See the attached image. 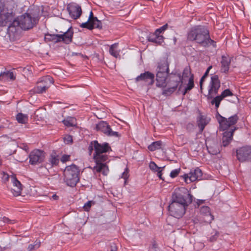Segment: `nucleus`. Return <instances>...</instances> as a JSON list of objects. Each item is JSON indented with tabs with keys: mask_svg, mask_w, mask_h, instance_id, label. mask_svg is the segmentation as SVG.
<instances>
[{
	"mask_svg": "<svg viewBox=\"0 0 251 251\" xmlns=\"http://www.w3.org/2000/svg\"><path fill=\"white\" fill-rule=\"evenodd\" d=\"M193 201V196L185 187L176 189L172 194V202L168 206L170 215L180 218L185 214L186 209Z\"/></svg>",
	"mask_w": 251,
	"mask_h": 251,
	"instance_id": "1",
	"label": "nucleus"
},
{
	"mask_svg": "<svg viewBox=\"0 0 251 251\" xmlns=\"http://www.w3.org/2000/svg\"><path fill=\"white\" fill-rule=\"evenodd\" d=\"M187 35L188 40L195 42L202 47H217L216 42L211 39L209 30L204 25H199L193 26L188 32Z\"/></svg>",
	"mask_w": 251,
	"mask_h": 251,
	"instance_id": "2",
	"label": "nucleus"
},
{
	"mask_svg": "<svg viewBox=\"0 0 251 251\" xmlns=\"http://www.w3.org/2000/svg\"><path fill=\"white\" fill-rule=\"evenodd\" d=\"M38 20L37 17H32L30 14L25 13L15 18L12 23H10L8 26L7 32L9 34H14L19 27L25 30L30 29L37 24Z\"/></svg>",
	"mask_w": 251,
	"mask_h": 251,
	"instance_id": "3",
	"label": "nucleus"
},
{
	"mask_svg": "<svg viewBox=\"0 0 251 251\" xmlns=\"http://www.w3.org/2000/svg\"><path fill=\"white\" fill-rule=\"evenodd\" d=\"M166 85L163 87L162 94L165 96H169L175 92L178 87V91L181 90L183 83L182 76L181 74L176 72H172L167 76Z\"/></svg>",
	"mask_w": 251,
	"mask_h": 251,
	"instance_id": "4",
	"label": "nucleus"
},
{
	"mask_svg": "<svg viewBox=\"0 0 251 251\" xmlns=\"http://www.w3.org/2000/svg\"><path fill=\"white\" fill-rule=\"evenodd\" d=\"M221 83L218 75L211 77V80L208 86V94L206 96L208 100H211L212 105H215L216 110L219 107L221 101L223 100L220 95L214 96L218 94Z\"/></svg>",
	"mask_w": 251,
	"mask_h": 251,
	"instance_id": "5",
	"label": "nucleus"
},
{
	"mask_svg": "<svg viewBox=\"0 0 251 251\" xmlns=\"http://www.w3.org/2000/svg\"><path fill=\"white\" fill-rule=\"evenodd\" d=\"M156 71V86L163 87L166 85L167 76L170 74L169 64L166 59H163L158 62Z\"/></svg>",
	"mask_w": 251,
	"mask_h": 251,
	"instance_id": "6",
	"label": "nucleus"
},
{
	"mask_svg": "<svg viewBox=\"0 0 251 251\" xmlns=\"http://www.w3.org/2000/svg\"><path fill=\"white\" fill-rule=\"evenodd\" d=\"M62 34H45V40L53 42L55 43L63 42L66 44H69L73 41L74 30L72 27H70L66 32H61Z\"/></svg>",
	"mask_w": 251,
	"mask_h": 251,
	"instance_id": "7",
	"label": "nucleus"
},
{
	"mask_svg": "<svg viewBox=\"0 0 251 251\" xmlns=\"http://www.w3.org/2000/svg\"><path fill=\"white\" fill-rule=\"evenodd\" d=\"M79 170L74 164L67 166L64 171V180L66 184L70 187H75L78 182Z\"/></svg>",
	"mask_w": 251,
	"mask_h": 251,
	"instance_id": "8",
	"label": "nucleus"
},
{
	"mask_svg": "<svg viewBox=\"0 0 251 251\" xmlns=\"http://www.w3.org/2000/svg\"><path fill=\"white\" fill-rule=\"evenodd\" d=\"M182 177L185 182L188 184L195 181L201 179L202 173L199 168L197 167L191 169L189 174H185Z\"/></svg>",
	"mask_w": 251,
	"mask_h": 251,
	"instance_id": "9",
	"label": "nucleus"
},
{
	"mask_svg": "<svg viewBox=\"0 0 251 251\" xmlns=\"http://www.w3.org/2000/svg\"><path fill=\"white\" fill-rule=\"evenodd\" d=\"M96 128L107 136L119 137L120 136L118 132L113 131L108 124L104 121L100 122L96 125Z\"/></svg>",
	"mask_w": 251,
	"mask_h": 251,
	"instance_id": "10",
	"label": "nucleus"
},
{
	"mask_svg": "<svg viewBox=\"0 0 251 251\" xmlns=\"http://www.w3.org/2000/svg\"><path fill=\"white\" fill-rule=\"evenodd\" d=\"M236 156L240 162H251V146L242 147L237 149Z\"/></svg>",
	"mask_w": 251,
	"mask_h": 251,
	"instance_id": "11",
	"label": "nucleus"
},
{
	"mask_svg": "<svg viewBox=\"0 0 251 251\" xmlns=\"http://www.w3.org/2000/svg\"><path fill=\"white\" fill-rule=\"evenodd\" d=\"M15 14L11 10L6 11L4 7L0 14V26H4L10 25L14 20Z\"/></svg>",
	"mask_w": 251,
	"mask_h": 251,
	"instance_id": "12",
	"label": "nucleus"
},
{
	"mask_svg": "<svg viewBox=\"0 0 251 251\" xmlns=\"http://www.w3.org/2000/svg\"><path fill=\"white\" fill-rule=\"evenodd\" d=\"M54 82L53 78L47 75L43 78L42 82L38 83L37 86L35 87L34 91L37 93H43L48 89L50 86Z\"/></svg>",
	"mask_w": 251,
	"mask_h": 251,
	"instance_id": "13",
	"label": "nucleus"
},
{
	"mask_svg": "<svg viewBox=\"0 0 251 251\" xmlns=\"http://www.w3.org/2000/svg\"><path fill=\"white\" fill-rule=\"evenodd\" d=\"M29 163L31 165H36L42 163L45 158L44 151L39 150L32 151L28 155Z\"/></svg>",
	"mask_w": 251,
	"mask_h": 251,
	"instance_id": "14",
	"label": "nucleus"
},
{
	"mask_svg": "<svg viewBox=\"0 0 251 251\" xmlns=\"http://www.w3.org/2000/svg\"><path fill=\"white\" fill-rule=\"evenodd\" d=\"M67 10L70 16L74 20L78 19L82 14L81 6L76 3L72 2L68 4Z\"/></svg>",
	"mask_w": 251,
	"mask_h": 251,
	"instance_id": "15",
	"label": "nucleus"
},
{
	"mask_svg": "<svg viewBox=\"0 0 251 251\" xmlns=\"http://www.w3.org/2000/svg\"><path fill=\"white\" fill-rule=\"evenodd\" d=\"M135 80L136 82L144 81L148 85H151L154 82V75L149 71H146L137 76Z\"/></svg>",
	"mask_w": 251,
	"mask_h": 251,
	"instance_id": "16",
	"label": "nucleus"
},
{
	"mask_svg": "<svg viewBox=\"0 0 251 251\" xmlns=\"http://www.w3.org/2000/svg\"><path fill=\"white\" fill-rule=\"evenodd\" d=\"M80 27L87 28L91 30L94 28L101 29L102 25L101 21L98 20L97 17H95V18L92 19L89 22H86L82 23L80 25Z\"/></svg>",
	"mask_w": 251,
	"mask_h": 251,
	"instance_id": "17",
	"label": "nucleus"
},
{
	"mask_svg": "<svg viewBox=\"0 0 251 251\" xmlns=\"http://www.w3.org/2000/svg\"><path fill=\"white\" fill-rule=\"evenodd\" d=\"M93 144H94V150H95L94 154L103 153L111 151V147L108 143L104 142L102 144H100L98 141L94 140L93 141Z\"/></svg>",
	"mask_w": 251,
	"mask_h": 251,
	"instance_id": "18",
	"label": "nucleus"
},
{
	"mask_svg": "<svg viewBox=\"0 0 251 251\" xmlns=\"http://www.w3.org/2000/svg\"><path fill=\"white\" fill-rule=\"evenodd\" d=\"M201 213L203 215V220L206 223H211L214 220V216L210 211V208L208 206H203L201 208Z\"/></svg>",
	"mask_w": 251,
	"mask_h": 251,
	"instance_id": "19",
	"label": "nucleus"
},
{
	"mask_svg": "<svg viewBox=\"0 0 251 251\" xmlns=\"http://www.w3.org/2000/svg\"><path fill=\"white\" fill-rule=\"evenodd\" d=\"M237 128L235 127L233 129H231L229 131H226L223 133V136L222 138V146L224 147H226L228 146L233 138V133Z\"/></svg>",
	"mask_w": 251,
	"mask_h": 251,
	"instance_id": "20",
	"label": "nucleus"
},
{
	"mask_svg": "<svg viewBox=\"0 0 251 251\" xmlns=\"http://www.w3.org/2000/svg\"><path fill=\"white\" fill-rule=\"evenodd\" d=\"M12 182L14 188L11 189V192L14 196H20L22 190V185L15 176L12 177Z\"/></svg>",
	"mask_w": 251,
	"mask_h": 251,
	"instance_id": "21",
	"label": "nucleus"
},
{
	"mask_svg": "<svg viewBox=\"0 0 251 251\" xmlns=\"http://www.w3.org/2000/svg\"><path fill=\"white\" fill-rule=\"evenodd\" d=\"M238 119L239 117L237 114H234L228 118H226V122L225 121V125H222L220 127V130L223 131L226 130L229 127L236 124Z\"/></svg>",
	"mask_w": 251,
	"mask_h": 251,
	"instance_id": "22",
	"label": "nucleus"
},
{
	"mask_svg": "<svg viewBox=\"0 0 251 251\" xmlns=\"http://www.w3.org/2000/svg\"><path fill=\"white\" fill-rule=\"evenodd\" d=\"M59 157L55 152L53 151L50 155L48 162L46 163V167L50 168L57 166L59 162Z\"/></svg>",
	"mask_w": 251,
	"mask_h": 251,
	"instance_id": "23",
	"label": "nucleus"
},
{
	"mask_svg": "<svg viewBox=\"0 0 251 251\" xmlns=\"http://www.w3.org/2000/svg\"><path fill=\"white\" fill-rule=\"evenodd\" d=\"M147 39L148 41L154 43L157 45H160L164 41L163 36L156 33V32L150 33L148 36Z\"/></svg>",
	"mask_w": 251,
	"mask_h": 251,
	"instance_id": "24",
	"label": "nucleus"
},
{
	"mask_svg": "<svg viewBox=\"0 0 251 251\" xmlns=\"http://www.w3.org/2000/svg\"><path fill=\"white\" fill-rule=\"evenodd\" d=\"M230 59L228 56L222 55L221 61V71L222 73L227 74L229 71L230 64Z\"/></svg>",
	"mask_w": 251,
	"mask_h": 251,
	"instance_id": "25",
	"label": "nucleus"
},
{
	"mask_svg": "<svg viewBox=\"0 0 251 251\" xmlns=\"http://www.w3.org/2000/svg\"><path fill=\"white\" fill-rule=\"evenodd\" d=\"M209 120L206 118L204 116L200 115L197 118V125L199 128L200 133H202L205 126L208 124Z\"/></svg>",
	"mask_w": 251,
	"mask_h": 251,
	"instance_id": "26",
	"label": "nucleus"
},
{
	"mask_svg": "<svg viewBox=\"0 0 251 251\" xmlns=\"http://www.w3.org/2000/svg\"><path fill=\"white\" fill-rule=\"evenodd\" d=\"M94 159L96 162V166L106 163L108 159V155L103 153L94 154Z\"/></svg>",
	"mask_w": 251,
	"mask_h": 251,
	"instance_id": "27",
	"label": "nucleus"
},
{
	"mask_svg": "<svg viewBox=\"0 0 251 251\" xmlns=\"http://www.w3.org/2000/svg\"><path fill=\"white\" fill-rule=\"evenodd\" d=\"M15 76L12 72L6 71L1 72L0 74V81H6L8 80H14Z\"/></svg>",
	"mask_w": 251,
	"mask_h": 251,
	"instance_id": "28",
	"label": "nucleus"
},
{
	"mask_svg": "<svg viewBox=\"0 0 251 251\" xmlns=\"http://www.w3.org/2000/svg\"><path fill=\"white\" fill-rule=\"evenodd\" d=\"M62 123L68 127L76 126L77 125L76 119L73 117H68L62 121Z\"/></svg>",
	"mask_w": 251,
	"mask_h": 251,
	"instance_id": "29",
	"label": "nucleus"
},
{
	"mask_svg": "<svg viewBox=\"0 0 251 251\" xmlns=\"http://www.w3.org/2000/svg\"><path fill=\"white\" fill-rule=\"evenodd\" d=\"M118 43H114L111 45L109 48V53L115 58H118L120 56V50H118Z\"/></svg>",
	"mask_w": 251,
	"mask_h": 251,
	"instance_id": "30",
	"label": "nucleus"
},
{
	"mask_svg": "<svg viewBox=\"0 0 251 251\" xmlns=\"http://www.w3.org/2000/svg\"><path fill=\"white\" fill-rule=\"evenodd\" d=\"M94 168L97 172H101L104 176H107L109 172L108 167L106 165V163L95 166Z\"/></svg>",
	"mask_w": 251,
	"mask_h": 251,
	"instance_id": "31",
	"label": "nucleus"
},
{
	"mask_svg": "<svg viewBox=\"0 0 251 251\" xmlns=\"http://www.w3.org/2000/svg\"><path fill=\"white\" fill-rule=\"evenodd\" d=\"M28 116L27 114L19 113L16 115V120L19 123L25 124L27 123Z\"/></svg>",
	"mask_w": 251,
	"mask_h": 251,
	"instance_id": "32",
	"label": "nucleus"
},
{
	"mask_svg": "<svg viewBox=\"0 0 251 251\" xmlns=\"http://www.w3.org/2000/svg\"><path fill=\"white\" fill-rule=\"evenodd\" d=\"M162 145V142L161 141H157L152 142L151 145L148 146V149L153 151L156 150H159L161 148Z\"/></svg>",
	"mask_w": 251,
	"mask_h": 251,
	"instance_id": "33",
	"label": "nucleus"
},
{
	"mask_svg": "<svg viewBox=\"0 0 251 251\" xmlns=\"http://www.w3.org/2000/svg\"><path fill=\"white\" fill-rule=\"evenodd\" d=\"M207 149L209 153L213 155H216L220 152L219 148L215 144L213 146H207Z\"/></svg>",
	"mask_w": 251,
	"mask_h": 251,
	"instance_id": "34",
	"label": "nucleus"
},
{
	"mask_svg": "<svg viewBox=\"0 0 251 251\" xmlns=\"http://www.w3.org/2000/svg\"><path fill=\"white\" fill-rule=\"evenodd\" d=\"M216 118L219 123L220 128L221 127L222 125H223V126L225 125V121L226 122V118L221 116L219 114V113L218 112V111L217 110L216 113Z\"/></svg>",
	"mask_w": 251,
	"mask_h": 251,
	"instance_id": "35",
	"label": "nucleus"
},
{
	"mask_svg": "<svg viewBox=\"0 0 251 251\" xmlns=\"http://www.w3.org/2000/svg\"><path fill=\"white\" fill-rule=\"evenodd\" d=\"M194 75H192L191 76L189 77L188 83L187 84V86L185 87V88L186 90L190 91L194 88Z\"/></svg>",
	"mask_w": 251,
	"mask_h": 251,
	"instance_id": "36",
	"label": "nucleus"
},
{
	"mask_svg": "<svg viewBox=\"0 0 251 251\" xmlns=\"http://www.w3.org/2000/svg\"><path fill=\"white\" fill-rule=\"evenodd\" d=\"M212 68V66H209L207 68V69L206 72H205L204 74L203 75L201 78V79L200 80V86H201V89L202 88V82L204 80L205 78L207 76L208 74V73L209 72V71Z\"/></svg>",
	"mask_w": 251,
	"mask_h": 251,
	"instance_id": "37",
	"label": "nucleus"
},
{
	"mask_svg": "<svg viewBox=\"0 0 251 251\" xmlns=\"http://www.w3.org/2000/svg\"><path fill=\"white\" fill-rule=\"evenodd\" d=\"M232 95L233 93L228 89L225 90L220 95L221 97L223 99H224L226 97L231 96Z\"/></svg>",
	"mask_w": 251,
	"mask_h": 251,
	"instance_id": "38",
	"label": "nucleus"
},
{
	"mask_svg": "<svg viewBox=\"0 0 251 251\" xmlns=\"http://www.w3.org/2000/svg\"><path fill=\"white\" fill-rule=\"evenodd\" d=\"M150 168L154 171L157 172L161 168L159 167L154 162H151L149 165Z\"/></svg>",
	"mask_w": 251,
	"mask_h": 251,
	"instance_id": "39",
	"label": "nucleus"
},
{
	"mask_svg": "<svg viewBox=\"0 0 251 251\" xmlns=\"http://www.w3.org/2000/svg\"><path fill=\"white\" fill-rule=\"evenodd\" d=\"M40 242L36 243L35 244H30L28 245L27 248V251H32L35 249H37L40 247Z\"/></svg>",
	"mask_w": 251,
	"mask_h": 251,
	"instance_id": "40",
	"label": "nucleus"
},
{
	"mask_svg": "<svg viewBox=\"0 0 251 251\" xmlns=\"http://www.w3.org/2000/svg\"><path fill=\"white\" fill-rule=\"evenodd\" d=\"M168 25L167 24L164 25L160 27V28L156 29L155 32H156V33H157L158 34H160V33L164 32L165 30H166L168 28Z\"/></svg>",
	"mask_w": 251,
	"mask_h": 251,
	"instance_id": "41",
	"label": "nucleus"
},
{
	"mask_svg": "<svg viewBox=\"0 0 251 251\" xmlns=\"http://www.w3.org/2000/svg\"><path fill=\"white\" fill-rule=\"evenodd\" d=\"M180 168L172 170L171 171V173H170V176L172 178L176 177L179 174V173L180 172Z\"/></svg>",
	"mask_w": 251,
	"mask_h": 251,
	"instance_id": "42",
	"label": "nucleus"
},
{
	"mask_svg": "<svg viewBox=\"0 0 251 251\" xmlns=\"http://www.w3.org/2000/svg\"><path fill=\"white\" fill-rule=\"evenodd\" d=\"M70 155L67 154H63L60 158V161L62 163H65L66 162L70 160Z\"/></svg>",
	"mask_w": 251,
	"mask_h": 251,
	"instance_id": "43",
	"label": "nucleus"
},
{
	"mask_svg": "<svg viewBox=\"0 0 251 251\" xmlns=\"http://www.w3.org/2000/svg\"><path fill=\"white\" fill-rule=\"evenodd\" d=\"M128 172H129L128 169L126 167L125 169V171L122 174V177L125 180L127 179L129 176Z\"/></svg>",
	"mask_w": 251,
	"mask_h": 251,
	"instance_id": "44",
	"label": "nucleus"
},
{
	"mask_svg": "<svg viewBox=\"0 0 251 251\" xmlns=\"http://www.w3.org/2000/svg\"><path fill=\"white\" fill-rule=\"evenodd\" d=\"M189 75H192L189 69L187 68H185L183 72L182 75H181L183 77H188Z\"/></svg>",
	"mask_w": 251,
	"mask_h": 251,
	"instance_id": "45",
	"label": "nucleus"
},
{
	"mask_svg": "<svg viewBox=\"0 0 251 251\" xmlns=\"http://www.w3.org/2000/svg\"><path fill=\"white\" fill-rule=\"evenodd\" d=\"M92 201H88L84 205L83 208L86 211H88L92 205Z\"/></svg>",
	"mask_w": 251,
	"mask_h": 251,
	"instance_id": "46",
	"label": "nucleus"
},
{
	"mask_svg": "<svg viewBox=\"0 0 251 251\" xmlns=\"http://www.w3.org/2000/svg\"><path fill=\"white\" fill-rule=\"evenodd\" d=\"M219 236V233L216 232H215V233L211 236L210 238H209V240L211 242H214L215 241H216L217 239V238Z\"/></svg>",
	"mask_w": 251,
	"mask_h": 251,
	"instance_id": "47",
	"label": "nucleus"
},
{
	"mask_svg": "<svg viewBox=\"0 0 251 251\" xmlns=\"http://www.w3.org/2000/svg\"><path fill=\"white\" fill-rule=\"evenodd\" d=\"M94 149V144H93V141H92L90 144L89 145L88 150L89 151V154L91 155L92 152Z\"/></svg>",
	"mask_w": 251,
	"mask_h": 251,
	"instance_id": "48",
	"label": "nucleus"
},
{
	"mask_svg": "<svg viewBox=\"0 0 251 251\" xmlns=\"http://www.w3.org/2000/svg\"><path fill=\"white\" fill-rule=\"evenodd\" d=\"M151 249H152L153 251H158V246L155 241L152 243Z\"/></svg>",
	"mask_w": 251,
	"mask_h": 251,
	"instance_id": "49",
	"label": "nucleus"
},
{
	"mask_svg": "<svg viewBox=\"0 0 251 251\" xmlns=\"http://www.w3.org/2000/svg\"><path fill=\"white\" fill-rule=\"evenodd\" d=\"M194 124H193L192 123H188L186 126V128L189 131L193 130L194 129Z\"/></svg>",
	"mask_w": 251,
	"mask_h": 251,
	"instance_id": "50",
	"label": "nucleus"
},
{
	"mask_svg": "<svg viewBox=\"0 0 251 251\" xmlns=\"http://www.w3.org/2000/svg\"><path fill=\"white\" fill-rule=\"evenodd\" d=\"M110 251H117V247L115 243L111 244Z\"/></svg>",
	"mask_w": 251,
	"mask_h": 251,
	"instance_id": "51",
	"label": "nucleus"
},
{
	"mask_svg": "<svg viewBox=\"0 0 251 251\" xmlns=\"http://www.w3.org/2000/svg\"><path fill=\"white\" fill-rule=\"evenodd\" d=\"M64 140L65 142H67V143H69L70 142H72V138L71 136H68L67 137H65L64 138Z\"/></svg>",
	"mask_w": 251,
	"mask_h": 251,
	"instance_id": "52",
	"label": "nucleus"
},
{
	"mask_svg": "<svg viewBox=\"0 0 251 251\" xmlns=\"http://www.w3.org/2000/svg\"><path fill=\"white\" fill-rule=\"evenodd\" d=\"M95 17L94 16L93 12L91 11L90 12L89 16L87 22H89L91 20H92V19L95 18Z\"/></svg>",
	"mask_w": 251,
	"mask_h": 251,
	"instance_id": "53",
	"label": "nucleus"
},
{
	"mask_svg": "<svg viewBox=\"0 0 251 251\" xmlns=\"http://www.w3.org/2000/svg\"><path fill=\"white\" fill-rule=\"evenodd\" d=\"M157 175L160 179L163 180V179L162 177V173L161 169L157 172Z\"/></svg>",
	"mask_w": 251,
	"mask_h": 251,
	"instance_id": "54",
	"label": "nucleus"
},
{
	"mask_svg": "<svg viewBox=\"0 0 251 251\" xmlns=\"http://www.w3.org/2000/svg\"><path fill=\"white\" fill-rule=\"evenodd\" d=\"M204 202V200H198L197 201V204L198 205V206H199L201 204L203 203Z\"/></svg>",
	"mask_w": 251,
	"mask_h": 251,
	"instance_id": "55",
	"label": "nucleus"
},
{
	"mask_svg": "<svg viewBox=\"0 0 251 251\" xmlns=\"http://www.w3.org/2000/svg\"><path fill=\"white\" fill-rule=\"evenodd\" d=\"M3 221L4 223H11V220H9L8 218L4 217L3 218Z\"/></svg>",
	"mask_w": 251,
	"mask_h": 251,
	"instance_id": "56",
	"label": "nucleus"
},
{
	"mask_svg": "<svg viewBox=\"0 0 251 251\" xmlns=\"http://www.w3.org/2000/svg\"><path fill=\"white\" fill-rule=\"evenodd\" d=\"M23 150H24L26 152L28 151V147L26 145H24L23 147L22 148Z\"/></svg>",
	"mask_w": 251,
	"mask_h": 251,
	"instance_id": "57",
	"label": "nucleus"
},
{
	"mask_svg": "<svg viewBox=\"0 0 251 251\" xmlns=\"http://www.w3.org/2000/svg\"><path fill=\"white\" fill-rule=\"evenodd\" d=\"M189 91L188 90L185 88L182 91V94L183 96L185 95L187 92Z\"/></svg>",
	"mask_w": 251,
	"mask_h": 251,
	"instance_id": "58",
	"label": "nucleus"
},
{
	"mask_svg": "<svg viewBox=\"0 0 251 251\" xmlns=\"http://www.w3.org/2000/svg\"><path fill=\"white\" fill-rule=\"evenodd\" d=\"M10 248L9 247H4V250Z\"/></svg>",
	"mask_w": 251,
	"mask_h": 251,
	"instance_id": "59",
	"label": "nucleus"
},
{
	"mask_svg": "<svg viewBox=\"0 0 251 251\" xmlns=\"http://www.w3.org/2000/svg\"><path fill=\"white\" fill-rule=\"evenodd\" d=\"M1 247H0V249H1Z\"/></svg>",
	"mask_w": 251,
	"mask_h": 251,
	"instance_id": "60",
	"label": "nucleus"
}]
</instances>
